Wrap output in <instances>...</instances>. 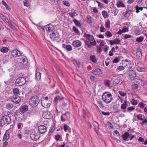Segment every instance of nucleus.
I'll use <instances>...</instances> for the list:
<instances>
[{"label":"nucleus","mask_w":147,"mask_h":147,"mask_svg":"<svg viewBox=\"0 0 147 147\" xmlns=\"http://www.w3.org/2000/svg\"><path fill=\"white\" fill-rule=\"evenodd\" d=\"M52 116L51 113L48 111H45L42 114V117L46 119H49Z\"/></svg>","instance_id":"nucleus-14"},{"label":"nucleus","mask_w":147,"mask_h":147,"mask_svg":"<svg viewBox=\"0 0 147 147\" xmlns=\"http://www.w3.org/2000/svg\"><path fill=\"white\" fill-rule=\"evenodd\" d=\"M131 102L132 104L133 105H136L137 104L138 102L137 101L134 99H132L131 100Z\"/></svg>","instance_id":"nucleus-52"},{"label":"nucleus","mask_w":147,"mask_h":147,"mask_svg":"<svg viewBox=\"0 0 147 147\" xmlns=\"http://www.w3.org/2000/svg\"><path fill=\"white\" fill-rule=\"evenodd\" d=\"M136 55L137 57L139 59H140L142 58V49L140 48H139L137 50V51L136 53Z\"/></svg>","instance_id":"nucleus-21"},{"label":"nucleus","mask_w":147,"mask_h":147,"mask_svg":"<svg viewBox=\"0 0 147 147\" xmlns=\"http://www.w3.org/2000/svg\"><path fill=\"white\" fill-rule=\"evenodd\" d=\"M2 3L5 7L8 10H10L11 9V8L10 6L8 5L4 1H2Z\"/></svg>","instance_id":"nucleus-38"},{"label":"nucleus","mask_w":147,"mask_h":147,"mask_svg":"<svg viewBox=\"0 0 147 147\" xmlns=\"http://www.w3.org/2000/svg\"><path fill=\"white\" fill-rule=\"evenodd\" d=\"M39 132L41 134H44L47 131L46 127L43 125H40L38 127Z\"/></svg>","instance_id":"nucleus-11"},{"label":"nucleus","mask_w":147,"mask_h":147,"mask_svg":"<svg viewBox=\"0 0 147 147\" xmlns=\"http://www.w3.org/2000/svg\"><path fill=\"white\" fill-rule=\"evenodd\" d=\"M137 117L138 119L139 120L141 121H143V119L142 118V114L138 115Z\"/></svg>","instance_id":"nucleus-56"},{"label":"nucleus","mask_w":147,"mask_h":147,"mask_svg":"<svg viewBox=\"0 0 147 147\" xmlns=\"http://www.w3.org/2000/svg\"><path fill=\"white\" fill-rule=\"evenodd\" d=\"M0 17L3 21L7 24L9 22L8 19L3 14L0 13Z\"/></svg>","instance_id":"nucleus-27"},{"label":"nucleus","mask_w":147,"mask_h":147,"mask_svg":"<svg viewBox=\"0 0 147 147\" xmlns=\"http://www.w3.org/2000/svg\"><path fill=\"white\" fill-rule=\"evenodd\" d=\"M131 136V134H130L129 133L127 132H125L122 135V137L123 140L125 141H128V140L127 139L129 138V136Z\"/></svg>","instance_id":"nucleus-19"},{"label":"nucleus","mask_w":147,"mask_h":147,"mask_svg":"<svg viewBox=\"0 0 147 147\" xmlns=\"http://www.w3.org/2000/svg\"><path fill=\"white\" fill-rule=\"evenodd\" d=\"M135 109V107L134 106H131L128 107L127 109V111L130 112L134 111Z\"/></svg>","instance_id":"nucleus-45"},{"label":"nucleus","mask_w":147,"mask_h":147,"mask_svg":"<svg viewBox=\"0 0 147 147\" xmlns=\"http://www.w3.org/2000/svg\"><path fill=\"white\" fill-rule=\"evenodd\" d=\"M105 34L108 37H110L112 36V34L109 31H107L105 32Z\"/></svg>","instance_id":"nucleus-53"},{"label":"nucleus","mask_w":147,"mask_h":147,"mask_svg":"<svg viewBox=\"0 0 147 147\" xmlns=\"http://www.w3.org/2000/svg\"><path fill=\"white\" fill-rule=\"evenodd\" d=\"M87 22L88 23L90 24L92 23V18L91 17L87 18Z\"/></svg>","instance_id":"nucleus-54"},{"label":"nucleus","mask_w":147,"mask_h":147,"mask_svg":"<svg viewBox=\"0 0 147 147\" xmlns=\"http://www.w3.org/2000/svg\"><path fill=\"white\" fill-rule=\"evenodd\" d=\"M121 81V78L120 77H118L113 81V84L115 85L118 84Z\"/></svg>","instance_id":"nucleus-26"},{"label":"nucleus","mask_w":147,"mask_h":147,"mask_svg":"<svg viewBox=\"0 0 147 147\" xmlns=\"http://www.w3.org/2000/svg\"><path fill=\"white\" fill-rule=\"evenodd\" d=\"M73 14L77 16L78 15V13L77 12L76 10H74V9H72L71 10V12Z\"/></svg>","instance_id":"nucleus-59"},{"label":"nucleus","mask_w":147,"mask_h":147,"mask_svg":"<svg viewBox=\"0 0 147 147\" xmlns=\"http://www.w3.org/2000/svg\"><path fill=\"white\" fill-rule=\"evenodd\" d=\"M41 74L39 71H36V74H35V76L36 80L38 81H40L41 80Z\"/></svg>","instance_id":"nucleus-24"},{"label":"nucleus","mask_w":147,"mask_h":147,"mask_svg":"<svg viewBox=\"0 0 147 147\" xmlns=\"http://www.w3.org/2000/svg\"><path fill=\"white\" fill-rule=\"evenodd\" d=\"M73 46L75 47H78L82 45V42L79 40H76L73 42Z\"/></svg>","instance_id":"nucleus-16"},{"label":"nucleus","mask_w":147,"mask_h":147,"mask_svg":"<svg viewBox=\"0 0 147 147\" xmlns=\"http://www.w3.org/2000/svg\"><path fill=\"white\" fill-rule=\"evenodd\" d=\"M91 60L94 63H96L97 61V60L94 55H91L90 57Z\"/></svg>","instance_id":"nucleus-30"},{"label":"nucleus","mask_w":147,"mask_h":147,"mask_svg":"<svg viewBox=\"0 0 147 147\" xmlns=\"http://www.w3.org/2000/svg\"><path fill=\"white\" fill-rule=\"evenodd\" d=\"M66 49L68 51H71L72 50L71 46L70 45H67L66 46Z\"/></svg>","instance_id":"nucleus-49"},{"label":"nucleus","mask_w":147,"mask_h":147,"mask_svg":"<svg viewBox=\"0 0 147 147\" xmlns=\"http://www.w3.org/2000/svg\"><path fill=\"white\" fill-rule=\"evenodd\" d=\"M129 102L127 101L126 100H125L124 103L121 105V108L122 109H125L128 106V103Z\"/></svg>","instance_id":"nucleus-23"},{"label":"nucleus","mask_w":147,"mask_h":147,"mask_svg":"<svg viewBox=\"0 0 147 147\" xmlns=\"http://www.w3.org/2000/svg\"><path fill=\"white\" fill-rule=\"evenodd\" d=\"M100 31L101 32H105L106 29L104 27L103 25H102L100 27Z\"/></svg>","instance_id":"nucleus-57"},{"label":"nucleus","mask_w":147,"mask_h":147,"mask_svg":"<svg viewBox=\"0 0 147 147\" xmlns=\"http://www.w3.org/2000/svg\"><path fill=\"white\" fill-rule=\"evenodd\" d=\"M13 107V105L11 103H9L6 105V108L8 109H11Z\"/></svg>","instance_id":"nucleus-48"},{"label":"nucleus","mask_w":147,"mask_h":147,"mask_svg":"<svg viewBox=\"0 0 147 147\" xmlns=\"http://www.w3.org/2000/svg\"><path fill=\"white\" fill-rule=\"evenodd\" d=\"M138 85L136 84H133L132 86V88L134 90L137 89L138 88Z\"/></svg>","instance_id":"nucleus-51"},{"label":"nucleus","mask_w":147,"mask_h":147,"mask_svg":"<svg viewBox=\"0 0 147 147\" xmlns=\"http://www.w3.org/2000/svg\"><path fill=\"white\" fill-rule=\"evenodd\" d=\"M11 121L10 117L8 115H5L3 116L1 118V122L3 125L9 124Z\"/></svg>","instance_id":"nucleus-7"},{"label":"nucleus","mask_w":147,"mask_h":147,"mask_svg":"<svg viewBox=\"0 0 147 147\" xmlns=\"http://www.w3.org/2000/svg\"><path fill=\"white\" fill-rule=\"evenodd\" d=\"M136 82L137 83L141 85L144 86L146 85V82L140 79H138Z\"/></svg>","instance_id":"nucleus-25"},{"label":"nucleus","mask_w":147,"mask_h":147,"mask_svg":"<svg viewBox=\"0 0 147 147\" xmlns=\"http://www.w3.org/2000/svg\"><path fill=\"white\" fill-rule=\"evenodd\" d=\"M136 69L139 72H141L144 71L145 69L144 67H141L139 66H137Z\"/></svg>","instance_id":"nucleus-36"},{"label":"nucleus","mask_w":147,"mask_h":147,"mask_svg":"<svg viewBox=\"0 0 147 147\" xmlns=\"http://www.w3.org/2000/svg\"><path fill=\"white\" fill-rule=\"evenodd\" d=\"M19 61L21 64L24 65H26L28 63L27 57L24 56H21Z\"/></svg>","instance_id":"nucleus-10"},{"label":"nucleus","mask_w":147,"mask_h":147,"mask_svg":"<svg viewBox=\"0 0 147 147\" xmlns=\"http://www.w3.org/2000/svg\"><path fill=\"white\" fill-rule=\"evenodd\" d=\"M70 131V128L67 125L65 124V131Z\"/></svg>","instance_id":"nucleus-58"},{"label":"nucleus","mask_w":147,"mask_h":147,"mask_svg":"<svg viewBox=\"0 0 147 147\" xmlns=\"http://www.w3.org/2000/svg\"><path fill=\"white\" fill-rule=\"evenodd\" d=\"M73 21L75 25H76L77 26L79 27H81L82 25L80 22L76 19H74L73 20Z\"/></svg>","instance_id":"nucleus-32"},{"label":"nucleus","mask_w":147,"mask_h":147,"mask_svg":"<svg viewBox=\"0 0 147 147\" xmlns=\"http://www.w3.org/2000/svg\"><path fill=\"white\" fill-rule=\"evenodd\" d=\"M44 28L46 30L48 31H51L54 28L53 25L51 24H49L47 25L46 26L44 27Z\"/></svg>","instance_id":"nucleus-20"},{"label":"nucleus","mask_w":147,"mask_h":147,"mask_svg":"<svg viewBox=\"0 0 147 147\" xmlns=\"http://www.w3.org/2000/svg\"><path fill=\"white\" fill-rule=\"evenodd\" d=\"M10 132L9 130H7L6 131V132L3 136V140H7L9 138Z\"/></svg>","instance_id":"nucleus-18"},{"label":"nucleus","mask_w":147,"mask_h":147,"mask_svg":"<svg viewBox=\"0 0 147 147\" xmlns=\"http://www.w3.org/2000/svg\"><path fill=\"white\" fill-rule=\"evenodd\" d=\"M96 47L97 48V50L98 51L99 53H100L102 51V50L101 49V48L100 47H99L98 46H97Z\"/></svg>","instance_id":"nucleus-62"},{"label":"nucleus","mask_w":147,"mask_h":147,"mask_svg":"<svg viewBox=\"0 0 147 147\" xmlns=\"http://www.w3.org/2000/svg\"><path fill=\"white\" fill-rule=\"evenodd\" d=\"M124 69V67H123L122 66H120L118 67H117V71H120L121 70H123Z\"/></svg>","instance_id":"nucleus-55"},{"label":"nucleus","mask_w":147,"mask_h":147,"mask_svg":"<svg viewBox=\"0 0 147 147\" xmlns=\"http://www.w3.org/2000/svg\"><path fill=\"white\" fill-rule=\"evenodd\" d=\"M39 102V98L36 96H34L30 98L29 103L31 106L36 107L38 105Z\"/></svg>","instance_id":"nucleus-3"},{"label":"nucleus","mask_w":147,"mask_h":147,"mask_svg":"<svg viewBox=\"0 0 147 147\" xmlns=\"http://www.w3.org/2000/svg\"><path fill=\"white\" fill-rule=\"evenodd\" d=\"M119 60L120 59H118L117 57H116L113 60V62L114 63H117L119 61Z\"/></svg>","instance_id":"nucleus-60"},{"label":"nucleus","mask_w":147,"mask_h":147,"mask_svg":"<svg viewBox=\"0 0 147 147\" xmlns=\"http://www.w3.org/2000/svg\"><path fill=\"white\" fill-rule=\"evenodd\" d=\"M117 5L118 7H125V5L122 3V2L121 1H118L117 3Z\"/></svg>","instance_id":"nucleus-31"},{"label":"nucleus","mask_w":147,"mask_h":147,"mask_svg":"<svg viewBox=\"0 0 147 147\" xmlns=\"http://www.w3.org/2000/svg\"><path fill=\"white\" fill-rule=\"evenodd\" d=\"M7 24L9 26V27L11 28L13 30L15 29V26L11 22L9 21Z\"/></svg>","instance_id":"nucleus-41"},{"label":"nucleus","mask_w":147,"mask_h":147,"mask_svg":"<svg viewBox=\"0 0 147 147\" xmlns=\"http://www.w3.org/2000/svg\"><path fill=\"white\" fill-rule=\"evenodd\" d=\"M92 124L94 126V130L98 134H99L100 132L99 129L101 130V129L99 128L98 124L96 121H94Z\"/></svg>","instance_id":"nucleus-12"},{"label":"nucleus","mask_w":147,"mask_h":147,"mask_svg":"<svg viewBox=\"0 0 147 147\" xmlns=\"http://www.w3.org/2000/svg\"><path fill=\"white\" fill-rule=\"evenodd\" d=\"M102 98L103 101L107 103H110L113 100L112 95L111 93L107 92L104 93L102 96Z\"/></svg>","instance_id":"nucleus-5"},{"label":"nucleus","mask_w":147,"mask_h":147,"mask_svg":"<svg viewBox=\"0 0 147 147\" xmlns=\"http://www.w3.org/2000/svg\"><path fill=\"white\" fill-rule=\"evenodd\" d=\"M110 22L109 19L107 20V21L105 22V27L108 28H110Z\"/></svg>","instance_id":"nucleus-39"},{"label":"nucleus","mask_w":147,"mask_h":147,"mask_svg":"<svg viewBox=\"0 0 147 147\" xmlns=\"http://www.w3.org/2000/svg\"><path fill=\"white\" fill-rule=\"evenodd\" d=\"M129 76L130 78L132 81L134 80L136 77V74L134 73L133 70H129Z\"/></svg>","instance_id":"nucleus-15"},{"label":"nucleus","mask_w":147,"mask_h":147,"mask_svg":"<svg viewBox=\"0 0 147 147\" xmlns=\"http://www.w3.org/2000/svg\"><path fill=\"white\" fill-rule=\"evenodd\" d=\"M135 8L136 9V12L137 13H138L140 12V10L142 11L144 8L143 7H139L138 5H136V6Z\"/></svg>","instance_id":"nucleus-35"},{"label":"nucleus","mask_w":147,"mask_h":147,"mask_svg":"<svg viewBox=\"0 0 147 147\" xmlns=\"http://www.w3.org/2000/svg\"><path fill=\"white\" fill-rule=\"evenodd\" d=\"M11 101L15 103L18 104L21 101V99L20 96L18 95H13L11 98Z\"/></svg>","instance_id":"nucleus-8"},{"label":"nucleus","mask_w":147,"mask_h":147,"mask_svg":"<svg viewBox=\"0 0 147 147\" xmlns=\"http://www.w3.org/2000/svg\"><path fill=\"white\" fill-rule=\"evenodd\" d=\"M120 42V41L118 39H116L114 40H111L109 41L110 44L111 45H113L115 44H118Z\"/></svg>","instance_id":"nucleus-22"},{"label":"nucleus","mask_w":147,"mask_h":147,"mask_svg":"<svg viewBox=\"0 0 147 147\" xmlns=\"http://www.w3.org/2000/svg\"><path fill=\"white\" fill-rule=\"evenodd\" d=\"M26 78L24 77H19L16 80V84L18 86H21L24 85L26 82Z\"/></svg>","instance_id":"nucleus-6"},{"label":"nucleus","mask_w":147,"mask_h":147,"mask_svg":"<svg viewBox=\"0 0 147 147\" xmlns=\"http://www.w3.org/2000/svg\"><path fill=\"white\" fill-rule=\"evenodd\" d=\"M111 81L108 80H104V83L105 86L107 87H109L111 84Z\"/></svg>","instance_id":"nucleus-29"},{"label":"nucleus","mask_w":147,"mask_h":147,"mask_svg":"<svg viewBox=\"0 0 147 147\" xmlns=\"http://www.w3.org/2000/svg\"><path fill=\"white\" fill-rule=\"evenodd\" d=\"M107 127H108L109 129L113 128V126L112 124L110 122H107Z\"/></svg>","instance_id":"nucleus-50"},{"label":"nucleus","mask_w":147,"mask_h":147,"mask_svg":"<svg viewBox=\"0 0 147 147\" xmlns=\"http://www.w3.org/2000/svg\"><path fill=\"white\" fill-rule=\"evenodd\" d=\"M84 37L86 38V39L89 41H85V46H86L88 48H91L92 46H96V42L93 36L90 34L85 33L83 36Z\"/></svg>","instance_id":"nucleus-1"},{"label":"nucleus","mask_w":147,"mask_h":147,"mask_svg":"<svg viewBox=\"0 0 147 147\" xmlns=\"http://www.w3.org/2000/svg\"><path fill=\"white\" fill-rule=\"evenodd\" d=\"M91 73L94 75H101L102 74L101 69L98 68L93 70L91 71Z\"/></svg>","instance_id":"nucleus-17"},{"label":"nucleus","mask_w":147,"mask_h":147,"mask_svg":"<svg viewBox=\"0 0 147 147\" xmlns=\"http://www.w3.org/2000/svg\"><path fill=\"white\" fill-rule=\"evenodd\" d=\"M55 129V128L54 126H51L49 129V132H48V134L49 135H51V134L53 132L54 130Z\"/></svg>","instance_id":"nucleus-44"},{"label":"nucleus","mask_w":147,"mask_h":147,"mask_svg":"<svg viewBox=\"0 0 147 147\" xmlns=\"http://www.w3.org/2000/svg\"><path fill=\"white\" fill-rule=\"evenodd\" d=\"M40 136L39 134L35 132H32L30 134V137L31 139L35 141H36L40 138Z\"/></svg>","instance_id":"nucleus-9"},{"label":"nucleus","mask_w":147,"mask_h":147,"mask_svg":"<svg viewBox=\"0 0 147 147\" xmlns=\"http://www.w3.org/2000/svg\"><path fill=\"white\" fill-rule=\"evenodd\" d=\"M102 113L105 116H109L110 115V113L109 112H105L104 111H102Z\"/></svg>","instance_id":"nucleus-63"},{"label":"nucleus","mask_w":147,"mask_h":147,"mask_svg":"<svg viewBox=\"0 0 147 147\" xmlns=\"http://www.w3.org/2000/svg\"><path fill=\"white\" fill-rule=\"evenodd\" d=\"M102 14L103 17L105 18H107L109 17V15L107 12L105 10H103L102 11Z\"/></svg>","instance_id":"nucleus-33"},{"label":"nucleus","mask_w":147,"mask_h":147,"mask_svg":"<svg viewBox=\"0 0 147 147\" xmlns=\"http://www.w3.org/2000/svg\"><path fill=\"white\" fill-rule=\"evenodd\" d=\"M51 40L55 43L59 42L60 40L59 37V34L57 32H54L50 35Z\"/></svg>","instance_id":"nucleus-4"},{"label":"nucleus","mask_w":147,"mask_h":147,"mask_svg":"<svg viewBox=\"0 0 147 147\" xmlns=\"http://www.w3.org/2000/svg\"><path fill=\"white\" fill-rule=\"evenodd\" d=\"M64 98V97L63 96L61 97L59 95L58 96V97H57L55 98L54 99V102H56L59 99L62 100Z\"/></svg>","instance_id":"nucleus-47"},{"label":"nucleus","mask_w":147,"mask_h":147,"mask_svg":"<svg viewBox=\"0 0 147 147\" xmlns=\"http://www.w3.org/2000/svg\"><path fill=\"white\" fill-rule=\"evenodd\" d=\"M83 117L85 119H86L87 117H88V114L84 110H83Z\"/></svg>","instance_id":"nucleus-46"},{"label":"nucleus","mask_w":147,"mask_h":147,"mask_svg":"<svg viewBox=\"0 0 147 147\" xmlns=\"http://www.w3.org/2000/svg\"><path fill=\"white\" fill-rule=\"evenodd\" d=\"M8 49L7 48L5 47L2 48L1 49L0 51L3 53H6L8 51Z\"/></svg>","instance_id":"nucleus-40"},{"label":"nucleus","mask_w":147,"mask_h":147,"mask_svg":"<svg viewBox=\"0 0 147 147\" xmlns=\"http://www.w3.org/2000/svg\"><path fill=\"white\" fill-rule=\"evenodd\" d=\"M52 102V99L50 97L46 96L43 97L41 101V104L44 107H48L50 106Z\"/></svg>","instance_id":"nucleus-2"},{"label":"nucleus","mask_w":147,"mask_h":147,"mask_svg":"<svg viewBox=\"0 0 147 147\" xmlns=\"http://www.w3.org/2000/svg\"><path fill=\"white\" fill-rule=\"evenodd\" d=\"M13 92L15 95H17L19 93V90L17 88H14L13 90Z\"/></svg>","instance_id":"nucleus-43"},{"label":"nucleus","mask_w":147,"mask_h":147,"mask_svg":"<svg viewBox=\"0 0 147 147\" xmlns=\"http://www.w3.org/2000/svg\"><path fill=\"white\" fill-rule=\"evenodd\" d=\"M144 39V37L142 36H140V37L137 38L136 40V42H142Z\"/></svg>","instance_id":"nucleus-37"},{"label":"nucleus","mask_w":147,"mask_h":147,"mask_svg":"<svg viewBox=\"0 0 147 147\" xmlns=\"http://www.w3.org/2000/svg\"><path fill=\"white\" fill-rule=\"evenodd\" d=\"M97 104L99 106V107L101 108H103L104 107V106L102 104V101L100 100H97Z\"/></svg>","instance_id":"nucleus-34"},{"label":"nucleus","mask_w":147,"mask_h":147,"mask_svg":"<svg viewBox=\"0 0 147 147\" xmlns=\"http://www.w3.org/2000/svg\"><path fill=\"white\" fill-rule=\"evenodd\" d=\"M11 53L12 56L14 57H16L20 55V52L16 49L13 50Z\"/></svg>","instance_id":"nucleus-13"},{"label":"nucleus","mask_w":147,"mask_h":147,"mask_svg":"<svg viewBox=\"0 0 147 147\" xmlns=\"http://www.w3.org/2000/svg\"><path fill=\"white\" fill-rule=\"evenodd\" d=\"M17 126L18 129H19L23 127V125L22 123H18Z\"/></svg>","instance_id":"nucleus-61"},{"label":"nucleus","mask_w":147,"mask_h":147,"mask_svg":"<svg viewBox=\"0 0 147 147\" xmlns=\"http://www.w3.org/2000/svg\"><path fill=\"white\" fill-rule=\"evenodd\" d=\"M28 107L26 105H23L20 109V111L22 113L25 112L28 110Z\"/></svg>","instance_id":"nucleus-28"},{"label":"nucleus","mask_w":147,"mask_h":147,"mask_svg":"<svg viewBox=\"0 0 147 147\" xmlns=\"http://www.w3.org/2000/svg\"><path fill=\"white\" fill-rule=\"evenodd\" d=\"M73 30L77 34H80V31L78 28L75 26H74L73 27Z\"/></svg>","instance_id":"nucleus-42"},{"label":"nucleus","mask_w":147,"mask_h":147,"mask_svg":"<svg viewBox=\"0 0 147 147\" xmlns=\"http://www.w3.org/2000/svg\"><path fill=\"white\" fill-rule=\"evenodd\" d=\"M70 5V3L68 1H65V5L69 7Z\"/></svg>","instance_id":"nucleus-64"}]
</instances>
